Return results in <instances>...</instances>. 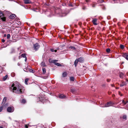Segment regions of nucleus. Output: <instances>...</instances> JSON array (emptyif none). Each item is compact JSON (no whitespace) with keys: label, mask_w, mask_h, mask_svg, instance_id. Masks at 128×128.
Wrapping results in <instances>:
<instances>
[{"label":"nucleus","mask_w":128,"mask_h":128,"mask_svg":"<svg viewBox=\"0 0 128 128\" xmlns=\"http://www.w3.org/2000/svg\"><path fill=\"white\" fill-rule=\"evenodd\" d=\"M10 90L16 94H21L24 92V88L18 82L16 81L12 85Z\"/></svg>","instance_id":"nucleus-1"},{"label":"nucleus","mask_w":128,"mask_h":128,"mask_svg":"<svg viewBox=\"0 0 128 128\" xmlns=\"http://www.w3.org/2000/svg\"><path fill=\"white\" fill-rule=\"evenodd\" d=\"M33 46L34 50L36 51L38 50L40 47V46L39 44L36 43L35 44H33Z\"/></svg>","instance_id":"nucleus-2"},{"label":"nucleus","mask_w":128,"mask_h":128,"mask_svg":"<svg viewBox=\"0 0 128 128\" xmlns=\"http://www.w3.org/2000/svg\"><path fill=\"white\" fill-rule=\"evenodd\" d=\"M4 16V14L2 11H0V19L2 20L3 21H5L6 20V18Z\"/></svg>","instance_id":"nucleus-3"},{"label":"nucleus","mask_w":128,"mask_h":128,"mask_svg":"<svg viewBox=\"0 0 128 128\" xmlns=\"http://www.w3.org/2000/svg\"><path fill=\"white\" fill-rule=\"evenodd\" d=\"M114 104V103L112 102H107L105 104L106 107H109L110 106H112Z\"/></svg>","instance_id":"nucleus-4"},{"label":"nucleus","mask_w":128,"mask_h":128,"mask_svg":"<svg viewBox=\"0 0 128 128\" xmlns=\"http://www.w3.org/2000/svg\"><path fill=\"white\" fill-rule=\"evenodd\" d=\"M14 108L12 106L8 107L7 109V112H12L14 111Z\"/></svg>","instance_id":"nucleus-5"},{"label":"nucleus","mask_w":128,"mask_h":128,"mask_svg":"<svg viewBox=\"0 0 128 128\" xmlns=\"http://www.w3.org/2000/svg\"><path fill=\"white\" fill-rule=\"evenodd\" d=\"M120 56L128 60V54L126 53H121Z\"/></svg>","instance_id":"nucleus-6"},{"label":"nucleus","mask_w":128,"mask_h":128,"mask_svg":"<svg viewBox=\"0 0 128 128\" xmlns=\"http://www.w3.org/2000/svg\"><path fill=\"white\" fill-rule=\"evenodd\" d=\"M78 60L79 62L80 63H82L84 62V58L82 57H80L79 58Z\"/></svg>","instance_id":"nucleus-7"},{"label":"nucleus","mask_w":128,"mask_h":128,"mask_svg":"<svg viewBox=\"0 0 128 128\" xmlns=\"http://www.w3.org/2000/svg\"><path fill=\"white\" fill-rule=\"evenodd\" d=\"M24 4H31L32 3L31 1L30 0H24Z\"/></svg>","instance_id":"nucleus-8"},{"label":"nucleus","mask_w":128,"mask_h":128,"mask_svg":"<svg viewBox=\"0 0 128 128\" xmlns=\"http://www.w3.org/2000/svg\"><path fill=\"white\" fill-rule=\"evenodd\" d=\"M97 21V19L96 18H94L92 20V22L94 25H96L97 24L96 22Z\"/></svg>","instance_id":"nucleus-9"},{"label":"nucleus","mask_w":128,"mask_h":128,"mask_svg":"<svg viewBox=\"0 0 128 128\" xmlns=\"http://www.w3.org/2000/svg\"><path fill=\"white\" fill-rule=\"evenodd\" d=\"M128 102V101L124 100H123L122 101V104L123 106L125 105Z\"/></svg>","instance_id":"nucleus-10"},{"label":"nucleus","mask_w":128,"mask_h":128,"mask_svg":"<svg viewBox=\"0 0 128 128\" xmlns=\"http://www.w3.org/2000/svg\"><path fill=\"white\" fill-rule=\"evenodd\" d=\"M16 17V15L15 14H12L10 15L9 16V18L10 19H14Z\"/></svg>","instance_id":"nucleus-11"},{"label":"nucleus","mask_w":128,"mask_h":128,"mask_svg":"<svg viewBox=\"0 0 128 128\" xmlns=\"http://www.w3.org/2000/svg\"><path fill=\"white\" fill-rule=\"evenodd\" d=\"M59 97L60 98H66V96H64L63 94H61L59 96Z\"/></svg>","instance_id":"nucleus-12"},{"label":"nucleus","mask_w":128,"mask_h":128,"mask_svg":"<svg viewBox=\"0 0 128 128\" xmlns=\"http://www.w3.org/2000/svg\"><path fill=\"white\" fill-rule=\"evenodd\" d=\"M122 119L124 120V121H125L127 120V116L126 115L124 114L122 115Z\"/></svg>","instance_id":"nucleus-13"},{"label":"nucleus","mask_w":128,"mask_h":128,"mask_svg":"<svg viewBox=\"0 0 128 128\" xmlns=\"http://www.w3.org/2000/svg\"><path fill=\"white\" fill-rule=\"evenodd\" d=\"M68 48H69L70 49V50H76V48L74 46H68Z\"/></svg>","instance_id":"nucleus-14"},{"label":"nucleus","mask_w":128,"mask_h":128,"mask_svg":"<svg viewBox=\"0 0 128 128\" xmlns=\"http://www.w3.org/2000/svg\"><path fill=\"white\" fill-rule=\"evenodd\" d=\"M78 62L77 59H76L74 62V64L75 66L76 67L77 65Z\"/></svg>","instance_id":"nucleus-15"},{"label":"nucleus","mask_w":128,"mask_h":128,"mask_svg":"<svg viewBox=\"0 0 128 128\" xmlns=\"http://www.w3.org/2000/svg\"><path fill=\"white\" fill-rule=\"evenodd\" d=\"M30 68L28 66L26 68H24V71L26 72H28L29 71Z\"/></svg>","instance_id":"nucleus-16"},{"label":"nucleus","mask_w":128,"mask_h":128,"mask_svg":"<svg viewBox=\"0 0 128 128\" xmlns=\"http://www.w3.org/2000/svg\"><path fill=\"white\" fill-rule=\"evenodd\" d=\"M62 76L63 77H65L67 75V73L66 72L63 73L62 74Z\"/></svg>","instance_id":"nucleus-17"},{"label":"nucleus","mask_w":128,"mask_h":128,"mask_svg":"<svg viewBox=\"0 0 128 128\" xmlns=\"http://www.w3.org/2000/svg\"><path fill=\"white\" fill-rule=\"evenodd\" d=\"M6 97H4L3 99L2 103L3 104H4L6 102Z\"/></svg>","instance_id":"nucleus-18"},{"label":"nucleus","mask_w":128,"mask_h":128,"mask_svg":"<svg viewBox=\"0 0 128 128\" xmlns=\"http://www.w3.org/2000/svg\"><path fill=\"white\" fill-rule=\"evenodd\" d=\"M42 73L43 74H45L46 71V70L45 68H43L42 69Z\"/></svg>","instance_id":"nucleus-19"},{"label":"nucleus","mask_w":128,"mask_h":128,"mask_svg":"<svg viewBox=\"0 0 128 128\" xmlns=\"http://www.w3.org/2000/svg\"><path fill=\"white\" fill-rule=\"evenodd\" d=\"M76 91V90L74 88H71V92L74 93Z\"/></svg>","instance_id":"nucleus-20"},{"label":"nucleus","mask_w":128,"mask_h":128,"mask_svg":"<svg viewBox=\"0 0 128 128\" xmlns=\"http://www.w3.org/2000/svg\"><path fill=\"white\" fill-rule=\"evenodd\" d=\"M70 80L71 81H74V78L73 76H71L70 77Z\"/></svg>","instance_id":"nucleus-21"},{"label":"nucleus","mask_w":128,"mask_h":128,"mask_svg":"<svg viewBox=\"0 0 128 128\" xmlns=\"http://www.w3.org/2000/svg\"><path fill=\"white\" fill-rule=\"evenodd\" d=\"M8 77V75H6L5 76H4L3 78V80H6L7 79V77Z\"/></svg>","instance_id":"nucleus-22"},{"label":"nucleus","mask_w":128,"mask_h":128,"mask_svg":"<svg viewBox=\"0 0 128 128\" xmlns=\"http://www.w3.org/2000/svg\"><path fill=\"white\" fill-rule=\"evenodd\" d=\"M54 64L55 65H56L57 66H61V64L58 63L56 62V63H55Z\"/></svg>","instance_id":"nucleus-23"},{"label":"nucleus","mask_w":128,"mask_h":128,"mask_svg":"<svg viewBox=\"0 0 128 128\" xmlns=\"http://www.w3.org/2000/svg\"><path fill=\"white\" fill-rule=\"evenodd\" d=\"M28 78H26L25 80V83L26 85H28Z\"/></svg>","instance_id":"nucleus-24"},{"label":"nucleus","mask_w":128,"mask_h":128,"mask_svg":"<svg viewBox=\"0 0 128 128\" xmlns=\"http://www.w3.org/2000/svg\"><path fill=\"white\" fill-rule=\"evenodd\" d=\"M29 71L31 72H32V73H34L35 71L34 70L32 69H29Z\"/></svg>","instance_id":"nucleus-25"},{"label":"nucleus","mask_w":128,"mask_h":128,"mask_svg":"<svg viewBox=\"0 0 128 128\" xmlns=\"http://www.w3.org/2000/svg\"><path fill=\"white\" fill-rule=\"evenodd\" d=\"M100 106L102 107H106L105 104H101L100 105Z\"/></svg>","instance_id":"nucleus-26"},{"label":"nucleus","mask_w":128,"mask_h":128,"mask_svg":"<svg viewBox=\"0 0 128 128\" xmlns=\"http://www.w3.org/2000/svg\"><path fill=\"white\" fill-rule=\"evenodd\" d=\"M124 45L120 44V49L123 50L124 48Z\"/></svg>","instance_id":"nucleus-27"},{"label":"nucleus","mask_w":128,"mask_h":128,"mask_svg":"<svg viewBox=\"0 0 128 128\" xmlns=\"http://www.w3.org/2000/svg\"><path fill=\"white\" fill-rule=\"evenodd\" d=\"M26 102V100L25 99H22L21 102L22 103H23V104H24Z\"/></svg>","instance_id":"nucleus-28"},{"label":"nucleus","mask_w":128,"mask_h":128,"mask_svg":"<svg viewBox=\"0 0 128 128\" xmlns=\"http://www.w3.org/2000/svg\"><path fill=\"white\" fill-rule=\"evenodd\" d=\"M50 51L52 52H57V50H54V48L50 49Z\"/></svg>","instance_id":"nucleus-29"},{"label":"nucleus","mask_w":128,"mask_h":128,"mask_svg":"<svg viewBox=\"0 0 128 128\" xmlns=\"http://www.w3.org/2000/svg\"><path fill=\"white\" fill-rule=\"evenodd\" d=\"M21 56L24 58H25L26 57V54H22L21 55Z\"/></svg>","instance_id":"nucleus-30"},{"label":"nucleus","mask_w":128,"mask_h":128,"mask_svg":"<svg viewBox=\"0 0 128 128\" xmlns=\"http://www.w3.org/2000/svg\"><path fill=\"white\" fill-rule=\"evenodd\" d=\"M41 65L43 67L45 66H46L44 62H42L41 64Z\"/></svg>","instance_id":"nucleus-31"},{"label":"nucleus","mask_w":128,"mask_h":128,"mask_svg":"<svg viewBox=\"0 0 128 128\" xmlns=\"http://www.w3.org/2000/svg\"><path fill=\"white\" fill-rule=\"evenodd\" d=\"M110 49L109 48H107L106 50V52L108 53L110 52Z\"/></svg>","instance_id":"nucleus-32"},{"label":"nucleus","mask_w":128,"mask_h":128,"mask_svg":"<svg viewBox=\"0 0 128 128\" xmlns=\"http://www.w3.org/2000/svg\"><path fill=\"white\" fill-rule=\"evenodd\" d=\"M49 62L50 63H53V60H52L50 58L49 59Z\"/></svg>","instance_id":"nucleus-33"},{"label":"nucleus","mask_w":128,"mask_h":128,"mask_svg":"<svg viewBox=\"0 0 128 128\" xmlns=\"http://www.w3.org/2000/svg\"><path fill=\"white\" fill-rule=\"evenodd\" d=\"M3 106H2L0 107V112H1L2 111V110L3 109Z\"/></svg>","instance_id":"nucleus-34"},{"label":"nucleus","mask_w":128,"mask_h":128,"mask_svg":"<svg viewBox=\"0 0 128 128\" xmlns=\"http://www.w3.org/2000/svg\"><path fill=\"white\" fill-rule=\"evenodd\" d=\"M123 75L124 74L120 72V78H123Z\"/></svg>","instance_id":"nucleus-35"},{"label":"nucleus","mask_w":128,"mask_h":128,"mask_svg":"<svg viewBox=\"0 0 128 128\" xmlns=\"http://www.w3.org/2000/svg\"><path fill=\"white\" fill-rule=\"evenodd\" d=\"M10 34H8L7 35V38L8 39H9L10 38Z\"/></svg>","instance_id":"nucleus-36"},{"label":"nucleus","mask_w":128,"mask_h":128,"mask_svg":"<svg viewBox=\"0 0 128 128\" xmlns=\"http://www.w3.org/2000/svg\"><path fill=\"white\" fill-rule=\"evenodd\" d=\"M57 61H58V60H53V62L54 63L56 62H57Z\"/></svg>","instance_id":"nucleus-37"},{"label":"nucleus","mask_w":128,"mask_h":128,"mask_svg":"<svg viewBox=\"0 0 128 128\" xmlns=\"http://www.w3.org/2000/svg\"><path fill=\"white\" fill-rule=\"evenodd\" d=\"M110 79H108L107 80V81L108 82H109L110 81Z\"/></svg>","instance_id":"nucleus-38"},{"label":"nucleus","mask_w":128,"mask_h":128,"mask_svg":"<svg viewBox=\"0 0 128 128\" xmlns=\"http://www.w3.org/2000/svg\"><path fill=\"white\" fill-rule=\"evenodd\" d=\"M25 127L26 128H28V126L27 125H25Z\"/></svg>","instance_id":"nucleus-39"},{"label":"nucleus","mask_w":128,"mask_h":128,"mask_svg":"<svg viewBox=\"0 0 128 128\" xmlns=\"http://www.w3.org/2000/svg\"><path fill=\"white\" fill-rule=\"evenodd\" d=\"M2 42H5V40L4 39H2Z\"/></svg>","instance_id":"nucleus-40"},{"label":"nucleus","mask_w":128,"mask_h":128,"mask_svg":"<svg viewBox=\"0 0 128 128\" xmlns=\"http://www.w3.org/2000/svg\"><path fill=\"white\" fill-rule=\"evenodd\" d=\"M86 7H83V8H82V9H83V10H85L86 9Z\"/></svg>","instance_id":"nucleus-41"},{"label":"nucleus","mask_w":128,"mask_h":128,"mask_svg":"<svg viewBox=\"0 0 128 128\" xmlns=\"http://www.w3.org/2000/svg\"><path fill=\"white\" fill-rule=\"evenodd\" d=\"M25 58V62L27 60V58L26 57Z\"/></svg>","instance_id":"nucleus-42"},{"label":"nucleus","mask_w":128,"mask_h":128,"mask_svg":"<svg viewBox=\"0 0 128 128\" xmlns=\"http://www.w3.org/2000/svg\"><path fill=\"white\" fill-rule=\"evenodd\" d=\"M8 106V104H6L4 105V106Z\"/></svg>","instance_id":"nucleus-43"},{"label":"nucleus","mask_w":128,"mask_h":128,"mask_svg":"<svg viewBox=\"0 0 128 128\" xmlns=\"http://www.w3.org/2000/svg\"><path fill=\"white\" fill-rule=\"evenodd\" d=\"M17 64L18 66H20V64L18 62Z\"/></svg>","instance_id":"nucleus-44"},{"label":"nucleus","mask_w":128,"mask_h":128,"mask_svg":"<svg viewBox=\"0 0 128 128\" xmlns=\"http://www.w3.org/2000/svg\"><path fill=\"white\" fill-rule=\"evenodd\" d=\"M21 58V56H18V58L19 59H20V58Z\"/></svg>","instance_id":"nucleus-45"},{"label":"nucleus","mask_w":128,"mask_h":128,"mask_svg":"<svg viewBox=\"0 0 128 128\" xmlns=\"http://www.w3.org/2000/svg\"><path fill=\"white\" fill-rule=\"evenodd\" d=\"M111 85L112 87L114 86V84H111Z\"/></svg>","instance_id":"nucleus-46"},{"label":"nucleus","mask_w":128,"mask_h":128,"mask_svg":"<svg viewBox=\"0 0 128 128\" xmlns=\"http://www.w3.org/2000/svg\"><path fill=\"white\" fill-rule=\"evenodd\" d=\"M57 50H58L59 49V48L58 47L57 48H56Z\"/></svg>","instance_id":"nucleus-47"},{"label":"nucleus","mask_w":128,"mask_h":128,"mask_svg":"<svg viewBox=\"0 0 128 128\" xmlns=\"http://www.w3.org/2000/svg\"><path fill=\"white\" fill-rule=\"evenodd\" d=\"M14 61H15L16 60V58H14Z\"/></svg>","instance_id":"nucleus-48"},{"label":"nucleus","mask_w":128,"mask_h":128,"mask_svg":"<svg viewBox=\"0 0 128 128\" xmlns=\"http://www.w3.org/2000/svg\"><path fill=\"white\" fill-rule=\"evenodd\" d=\"M6 36V34H5L4 35V37H5Z\"/></svg>","instance_id":"nucleus-49"},{"label":"nucleus","mask_w":128,"mask_h":128,"mask_svg":"<svg viewBox=\"0 0 128 128\" xmlns=\"http://www.w3.org/2000/svg\"><path fill=\"white\" fill-rule=\"evenodd\" d=\"M124 63V62H122V63H121V64H123Z\"/></svg>","instance_id":"nucleus-50"},{"label":"nucleus","mask_w":128,"mask_h":128,"mask_svg":"<svg viewBox=\"0 0 128 128\" xmlns=\"http://www.w3.org/2000/svg\"><path fill=\"white\" fill-rule=\"evenodd\" d=\"M0 128H3V127L2 126H0Z\"/></svg>","instance_id":"nucleus-51"},{"label":"nucleus","mask_w":128,"mask_h":128,"mask_svg":"<svg viewBox=\"0 0 128 128\" xmlns=\"http://www.w3.org/2000/svg\"><path fill=\"white\" fill-rule=\"evenodd\" d=\"M116 0H113V1H114H114H116Z\"/></svg>","instance_id":"nucleus-52"},{"label":"nucleus","mask_w":128,"mask_h":128,"mask_svg":"<svg viewBox=\"0 0 128 128\" xmlns=\"http://www.w3.org/2000/svg\"><path fill=\"white\" fill-rule=\"evenodd\" d=\"M10 0V1H14V0Z\"/></svg>","instance_id":"nucleus-53"},{"label":"nucleus","mask_w":128,"mask_h":128,"mask_svg":"<svg viewBox=\"0 0 128 128\" xmlns=\"http://www.w3.org/2000/svg\"><path fill=\"white\" fill-rule=\"evenodd\" d=\"M122 96V94H120V96Z\"/></svg>","instance_id":"nucleus-54"},{"label":"nucleus","mask_w":128,"mask_h":128,"mask_svg":"<svg viewBox=\"0 0 128 128\" xmlns=\"http://www.w3.org/2000/svg\"><path fill=\"white\" fill-rule=\"evenodd\" d=\"M86 1L87 2H88V0H86Z\"/></svg>","instance_id":"nucleus-55"},{"label":"nucleus","mask_w":128,"mask_h":128,"mask_svg":"<svg viewBox=\"0 0 128 128\" xmlns=\"http://www.w3.org/2000/svg\"><path fill=\"white\" fill-rule=\"evenodd\" d=\"M92 6L93 7H94V5H93V6Z\"/></svg>","instance_id":"nucleus-56"},{"label":"nucleus","mask_w":128,"mask_h":128,"mask_svg":"<svg viewBox=\"0 0 128 128\" xmlns=\"http://www.w3.org/2000/svg\"><path fill=\"white\" fill-rule=\"evenodd\" d=\"M124 84H122V85H120V86H124Z\"/></svg>","instance_id":"nucleus-57"},{"label":"nucleus","mask_w":128,"mask_h":128,"mask_svg":"<svg viewBox=\"0 0 128 128\" xmlns=\"http://www.w3.org/2000/svg\"><path fill=\"white\" fill-rule=\"evenodd\" d=\"M33 10L34 11H36L34 9Z\"/></svg>","instance_id":"nucleus-58"},{"label":"nucleus","mask_w":128,"mask_h":128,"mask_svg":"<svg viewBox=\"0 0 128 128\" xmlns=\"http://www.w3.org/2000/svg\"><path fill=\"white\" fill-rule=\"evenodd\" d=\"M117 107L119 108L120 107V106H118Z\"/></svg>","instance_id":"nucleus-59"},{"label":"nucleus","mask_w":128,"mask_h":128,"mask_svg":"<svg viewBox=\"0 0 128 128\" xmlns=\"http://www.w3.org/2000/svg\"><path fill=\"white\" fill-rule=\"evenodd\" d=\"M119 94H120V92H119Z\"/></svg>","instance_id":"nucleus-60"},{"label":"nucleus","mask_w":128,"mask_h":128,"mask_svg":"<svg viewBox=\"0 0 128 128\" xmlns=\"http://www.w3.org/2000/svg\"><path fill=\"white\" fill-rule=\"evenodd\" d=\"M120 76V74L119 75Z\"/></svg>","instance_id":"nucleus-61"},{"label":"nucleus","mask_w":128,"mask_h":128,"mask_svg":"<svg viewBox=\"0 0 128 128\" xmlns=\"http://www.w3.org/2000/svg\"><path fill=\"white\" fill-rule=\"evenodd\" d=\"M120 68H122L121 67H120Z\"/></svg>","instance_id":"nucleus-62"},{"label":"nucleus","mask_w":128,"mask_h":128,"mask_svg":"<svg viewBox=\"0 0 128 128\" xmlns=\"http://www.w3.org/2000/svg\"><path fill=\"white\" fill-rule=\"evenodd\" d=\"M128 39V38H127Z\"/></svg>","instance_id":"nucleus-63"}]
</instances>
